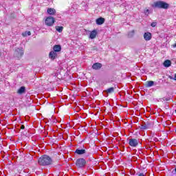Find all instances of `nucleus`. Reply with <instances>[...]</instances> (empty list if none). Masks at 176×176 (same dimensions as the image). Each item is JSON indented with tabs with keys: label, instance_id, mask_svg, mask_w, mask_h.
<instances>
[{
	"label": "nucleus",
	"instance_id": "bb28decb",
	"mask_svg": "<svg viewBox=\"0 0 176 176\" xmlns=\"http://www.w3.org/2000/svg\"><path fill=\"white\" fill-rule=\"evenodd\" d=\"M22 35H23V36H27V32H25V34L23 33Z\"/></svg>",
	"mask_w": 176,
	"mask_h": 176
},
{
	"label": "nucleus",
	"instance_id": "4468645a",
	"mask_svg": "<svg viewBox=\"0 0 176 176\" xmlns=\"http://www.w3.org/2000/svg\"><path fill=\"white\" fill-rule=\"evenodd\" d=\"M47 13H48V14H50V16H54V14H56V9L48 8L47 10Z\"/></svg>",
	"mask_w": 176,
	"mask_h": 176
},
{
	"label": "nucleus",
	"instance_id": "cd10ccee",
	"mask_svg": "<svg viewBox=\"0 0 176 176\" xmlns=\"http://www.w3.org/2000/svg\"><path fill=\"white\" fill-rule=\"evenodd\" d=\"M172 47H174V48L176 47V43L175 44L172 45Z\"/></svg>",
	"mask_w": 176,
	"mask_h": 176
},
{
	"label": "nucleus",
	"instance_id": "b1692460",
	"mask_svg": "<svg viewBox=\"0 0 176 176\" xmlns=\"http://www.w3.org/2000/svg\"><path fill=\"white\" fill-rule=\"evenodd\" d=\"M24 129H25V126L22 124V125L21 126V130H24Z\"/></svg>",
	"mask_w": 176,
	"mask_h": 176
},
{
	"label": "nucleus",
	"instance_id": "f3484780",
	"mask_svg": "<svg viewBox=\"0 0 176 176\" xmlns=\"http://www.w3.org/2000/svg\"><path fill=\"white\" fill-rule=\"evenodd\" d=\"M115 91V88L113 87H111L106 90V93L107 94H112V93H114Z\"/></svg>",
	"mask_w": 176,
	"mask_h": 176
},
{
	"label": "nucleus",
	"instance_id": "2eb2a0df",
	"mask_svg": "<svg viewBox=\"0 0 176 176\" xmlns=\"http://www.w3.org/2000/svg\"><path fill=\"white\" fill-rule=\"evenodd\" d=\"M53 51L56 53H58V52H61V45H54Z\"/></svg>",
	"mask_w": 176,
	"mask_h": 176
},
{
	"label": "nucleus",
	"instance_id": "412c9836",
	"mask_svg": "<svg viewBox=\"0 0 176 176\" xmlns=\"http://www.w3.org/2000/svg\"><path fill=\"white\" fill-rule=\"evenodd\" d=\"M151 27H155L156 25H157V23L153 22V23H151Z\"/></svg>",
	"mask_w": 176,
	"mask_h": 176
},
{
	"label": "nucleus",
	"instance_id": "39448f33",
	"mask_svg": "<svg viewBox=\"0 0 176 176\" xmlns=\"http://www.w3.org/2000/svg\"><path fill=\"white\" fill-rule=\"evenodd\" d=\"M55 22H56V19H54V17H53V16H48L45 19V24L48 27H52L54 24Z\"/></svg>",
	"mask_w": 176,
	"mask_h": 176
},
{
	"label": "nucleus",
	"instance_id": "5701e85b",
	"mask_svg": "<svg viewBox=\"0 0 176 176\" xmlns=\"http://www.w3.org/2000/svg\"><path fill=\"white\" fill-rule=\"evenodd\" d=\"M138 176H146V175L142 173H139Z\"/></svg>",
	"mask_w": 176,
	"mask_h": 176
},
{
	"label": "nucleus",
	"instance_id": "20e7f679",
	"mask_svg": "<svg viewBox=\"0 0 176 176\" xmlns=\"http://www.w3.org/2000/svg\"><path fill=\"white\" fill-rule=\"evenodd\" d=\"M24 54V51L23 48H17L14 50V56L16 57V58H21Z\"/></svg>",
	"mask_w": 176,
	"mask_h": 176
},
{
	"label": "nucleus",
	"instance_id": "9d476101",
	"mask_svg": "<svg viewBox=\"0 0 176 176\" xmlns=\"http://www.w3.org/2000/svg\"><path fill=\"white\" fill-rule=\"evenodd\" d=\"M74 153H76V155H85V153H86V149L77 148L76 149Z\"/></svg>",
	"mask_w": 176,
	"mask_h": 176
},
{
	"label": "nucleus",
	"instance_id": "f257e3e1",
	"mask_svg": "<svg viewBox=\"0 0 176 176\" xmlns=\"http://www.w3.org/2000/svg\"><path fill=\"white\" fill-rule=\"evenodd\" d=\"M38 163L40 166H50L53 164V160L50 156L44 155L38 158Z\"/></svg>",
	"mask_w": 176,
	"mask_h": 176
},
{
	"label": "nucleus",
	"instance_id": "c756f323",
	"mask_svg": "<svg viewBox=\"0 0 176 176\" xmlns=\"http://www.w3.org/2000/svg\"><path fill=\"white\" fill-rule=\"evenodd\" d=\"M163 100H164H164L168 101V98H166V99L163 98Z\"/></svg>",
	"mask_w": 176,
	"mask_h": 176
},
{
	"label": "nucleus",
	"instance_id": "2f4dec72",
	"mask_svg": "<svg viewBox=\"0 0 176 176\" xmlns=\"http://www.w3.org/2000/svg\"><path fill=\"white\" fill-rule=\"evenodd\" d=\"M134 32H135L134 30H132V31H131V33H132V34H134Z\"/></svg>",
	"mask_w": 176,
	"mask_h": 176
},
{
	"label": "nucleus",
	"instance_id": "ddd939ff",
	"mask_svg": "<svg viewBox=\"0 0 176 176\" xmlns=\"http://www.w3.org/2000/svg\"><path fill=\"white\" fill-rule=\"evenodd\" d=\"M97 30H94L91 32V33L89 34V38L91 39H94L96 38V37L97 36Z\"/></svg>",
	"mask_w": 176,
	"mask_h": 176
},
{
	"label": "nucleus",
	"instance_id": "0eeeda50",
	"mask_svg": "<svg viewBox=\"0 0 176 176\" xmlns=\"http://www.w3.org/2000/svg\"><path fill=\"white\" fill-rule=\"evenodd\" d=\"M129 144L132 148H136V146H138V140L131 138L129 140Z\"/></svg>",
	"mask_w": 176,
	"mask_h": 176
},
{
	"label": "nucleus",
	"instance_id": "aec40b11",
	"mask_svg": "<svg viewBox=\"0 0 176 176\" xmlns=\"http://www.w3.org/2000/svg\"><path fill=\"white\" fill-rule=\"evenodd\" d=\"M25 91V87H21L19 90L18 93L19 94H23Z\"/></svg>",
	"mask_w": 176,
	"mask_h": 176
},
{
	"label": "nucleus",
	"instance_id": "a878e982",
	"mask_svg": "<svg viewBox=\"0 0 176 176\" xmlns=\"http://www.w3.org/2000/svg\"><path fill=\"white\" fill-rule=\"evenodd\" d=\"M169 79H172L173 80H174V77L171 76H168Z\"/></svg>",
	"mask_w": 176,
	"mask_h": 176
},
{
	"label": "nucleus",
	"instance_id": "7c9ffc66",
	"mask_svg": "<svg viewBox=\"0 0 176 176\" xmlns=\"http://www.w3.org/2000/svg\"><path fill=\"white\" fill-rule=\"evenodd\" d=\"M174 80H176V74H175Z\"/></svg>",
	"mask_w": 176,
	"mask_h": 176
},
{
	"label": "nucleus",
	"instance_id": "473e14b6",
	"mask_svg": "<svg viewBox=\"0 0 176 176\" xmlns=\"http://www.w3.org/2000/svg\"><path fill=\"white\" fill-rule=\"evenodd\" d=\"M82 148H85V146H82Z\"/></svg>",
	"mask_w": 176,
	"mask_h": 176
},
{
	"label": "nucleus",
	"instance_id": "c85d7f7f",
	"mask_svg": "<svg viewBox=\"0 0 176 176\" xmlns=\"http://www.w3.org/2000/svg\"><path fill=\"white\" fill-rule=\"evenodd\" d=\"M27 34H28V36H30V35H31V32L29 31V32H27Z\"/></svg>",
	"mask_w": 176,
	"mask_h": 176
},
{
	"label": "nucleus",
	"instance_id": "f8f14e48",
	"mask_svg": "<svg viewBox=\"0 0 176 176\" xmlns=\"http://www.w3.org/2000/svg\"><path fill=\"white\" fill-rule=\"evenodd\" d=\"M144 38L146 41H151V39H152V34H151V32H145L144 34Z\"/></svg>",
	"mask_w": 176,
	"mask_h": 176
},
{
	"label": "nucleus",
	"instance_id": "4be33fe9",
	"mask_svg": "<svg viewBox=\"0 0 176 176\" xmlns=\"http://www.w3.org/2000/svg\"><path fill=\"white\" fill-rule=\"evenodd\" d=\"M11 17H12V19H16V14L12 13V14H11Z\"/></svg>",
	"mask_w": 176,
	"mask_h": 176
},
{
	"label": "nucleus",
	"instance_id": "7ed1b4c3",
	"mask_svg": "<svg viewBox=\"0 0 176 176\" xmlns=\"http://www.w3.org/2000/svg\"><path fill=\"white\" fill-rule=\"evenodd\" d=\"M86 164V160H85L84 158H78L76 162V167H78V168H83V167H85Z\"/></svg>",
	"mask_w": 176,
	"mask_h": 176
},
{
	"label": "nucleus",
	"instance_id": "dca6fc26",
	"mask_svg": "<svg viewBox=\"0 0 176 176\" xmlns=\"http://www.w3.org/2000/svg\"><path fill=\"white\" fill-rule=\"evenodd\" d=\"M164 66L166 67V68H168V67H170L171 66V60H166L164 62Z\"/></svg>",
	"mask_w": 176,
	"mask_h": 176
},
{
	"label": "nucleus",
	"instance_id": "9b49d317",
	"mask_svg": "<svg viewBox=\"0 0 176 176\" xmlns=\"http://www.w3.org/2000/svg\"><path fill=\"white\" fill-rule=\"evenodd\" d=\"M97 25H102L105 23V19L102 17L98 18L96 21Z\"/></svg>",
	"mask_w": 176,
	"mask_h": 176
},
{
	"label": "nucleus",
	"instance_id": "f03ea898",
	"mask_svg": "<svg viewBox=\"0 0 176 176\" xmlns=\"http://www.w3.org/2000/svg\"><path fill=\"white\" fill-rule=\"evenodd\" d=\"M168 6V3L162 1H155L152 5V8H157L158 9H167Z\"/></svg>",
	"mask_w": 176,
	"mask_h": 176
},
{
	"label": "nucleus",
	"instance_id": "6e6552de",
	"mask_svg": "<svg viewBox=\"0 0 176 176\" xmlns=\"http://www.w3.org/2000/svg\"><path fill=\"white\" fill-rule=\"evenodd\" d=\"M49 58L51 60H56V58H57V52L55 51H51L49 54Z\"/></svg>",
	"mask_w": 176,
	"mask_h": 176
},
{
	"label": "nucleus",
	"instance_id": "1a4fd4ad",
	"mask_svg": "<svg viewBox=\"0 0 176 176\" xmlns=\"http://www.w3.org/2000/svg\"><path fill=\"white\" fill-rule=\"evenodd\" d=\"M102 67V64L100 63H96L92 65V69L97 71L98 69H101Z\"/></svg>",
	"mask_w": 176,
	"mask_h": 176
},
{
	"label": "nucleus",
	"instance_id": "a211bd4d",
	"mask_svg": "<svg viewBox=\"0 0 176 176\" xmlns=\"http://www.w3.org/2000/svg\"><path fill=\"white\" fill-rule=\"evenodd\" d=\"M155 85L153 81H147L146 84V87H152Z\"/></svg>",
	"mask_w": 176,
	"mask_h": 176
},
{
	"label": "nucleus",
	"instance_id": "6ab92c4d",
	"mask_svg": "<svg viewBox=\"0 0 176 176\" xmlns=\"http://www.w3.org/2000/svg\"><path fill=\"white\" fill-rule=\"evenodd\" d=\"M55 28L56 31H58V32H60V33L63 32V30H64V27L63 26H56Z\"/></svg>",
	"mask_w": 176,
	"mask_h": 176
},
{
	"label": "nucleus",
	"instance_id": "423d86ee",
	"mask_svg": "<svg viewBox=\"0 0 176 176\" xmlns=\"http://www.w3.org/2000/svg\"><path fill=\"white\" fill-rule=\"evenodd\" d=\"M151 127H152V122L149 121L146 122L144 124L139 126L140 130H148V129H151Z\"/></svg>",
	"mask_w": 176,
	"mask_h": 176
},
{
	"label": "nucleus",
	"instance_id": "393cba45",
	"mask_svg": "<svg viewBox=\"0 0 176 176\" xmlns=\"http://www.w3.org/2000/svg\"><path fill=\"white\" fill-rule=\"evenodd\" d=\"M144 13H145V14H146L147 13H149V10L148 9L144 11Z\"/></svg>",
	"mask_w": 176,
	"mask_h": 176
}]
</instances>
